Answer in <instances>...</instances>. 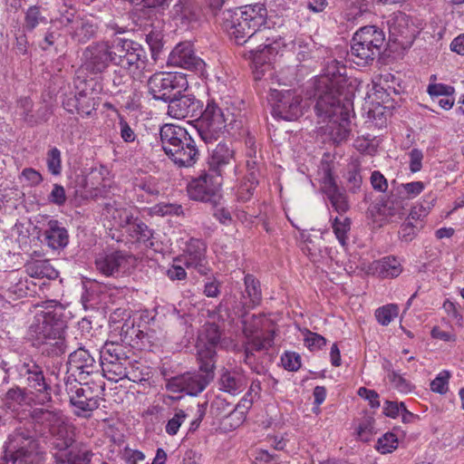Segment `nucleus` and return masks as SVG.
I'll return each mask as SVG.
<instances>
[{"instance_id": "1", "label": "nucleus", "mask_w": 464, "mask_h": 464, "mask_svg": "<svg viewBox=\"0 0 464 464\" xmlns=\"http://www.w3.org/2000/svg\"><path fill=\"white\" fill-rule=\"evenodd\" d=\"M221 24L235 39L237 44L245 45L249 58L255 64L256 80L261 79L265 69L270 66L271 56L278 53L282 45H286L282 36L266 26L267 9L264 4L256 3L221 11Z\"/></svg>"}, {"instance_id": "2", "label": "nucleus", "mask_w": 464, "mask_h": 464, "mask_svg": "<svg viewBox=\"0 0 464 464\" xmlns=\"http://www.w3.org/2000/svg\"><path fill=\"white\" fill-rule=\"evenodd\" d=\"M66 322L63 319L62 308H46L37 313L29 325L28 338L33 345L40 349L43 355L59 357L67 349L64 332Z\"/></svg>"}, {"instance_id": "3", "label": "nucleus", "mask_w": 464, "mask_h": 464, "mask_svg": "<svg viewBox=\"0 0 464 464\" xmlns=\"http://www.w3.org/2000/svg\"><path fill=\"white\" fill-rule=\"evenodd\" d=\"M351 100H334L332 96L316 101L314 111L322 122H327L326 128L331 139L335 143L346 140L350 135Z\"/></svg>"}, {"instance_id": "4", "label": "nucleus", "mask_w": 464, "mask_h": 464, "mask_svg": "<svg viewBox=\"0 0 464 464\" xmlns=\"http://www.w3.org/2000/svg\"><path fill=\"white\" fill-rule=\"evenodd\" d=\"M211 352L203 351L198 357V372H185L170 378L167 390L172 392H186L189 396L201 393L215 377L216 364L211 359Z\"/></svg>"}, {"instance_id": "5", "label": "nucleus", "mask_w": 464, "mask_h": 464, "mask_svg": "<svg viewBox=\"0 0 464 464\" xmlns=\"http://www.w3.org/2000/svg\"><path fill=\"white\" fill-rule=\"evenodd\" d=\"M231 117L234 118L233 115ZM227 121L222 109L214 101H210L196 119L194 127L206 144H213L222 137L225 130L236 131L242 127L240 121L232 119L228 123Z\"/></svg>"}, {"instance_id": "6", "label": "nucleus", "mask_w": 464, "mask_h": 464, "mask_svg": "<svg viewBox=\"0 0 464 464\" xmlns=\"http://www.w3.org/2000/svg\"><path fill=\"white\" fill-rule=\"evenodd\" d=\"M385 36L382 30L375 25L360 28L353 36L348 56L358 66L372 64L384 46Z\"/></svg>"}, {"instance_id": "7", "label": "nucleus", "mask_w": 464, "mask_h": 464, "mask_svg": "<svg viewBox=\"0 0 464 464\" xmlns=\"http://www.w3.org/2000/svg\"><path fill=\"white\" fill-rule=\"evenodd\" d=\"M112 64L125 70L133 77L148 71L149 59L145 49L139 43L115 36L110 39Z\"/></svg>"}, {"instance_id": "8", "label": "nucleus", "mask_w": 464, "mask_h": 464, "mask_svg": "<svg viewBox=\"0 0 464 464\" xmlns=\"http://www.w3.org/2000/svg\"><path fill=\"white\" fill-rule=\"evenodd\" d=\"M4 370L6 373H15L17 381L35 393L39 403L45 404L52 401V387L44 376L43 367L32 357L20 359L14 366Z\"/></svg>"}, {"instance_id": "9", "label": "nucleus", "mask_w": 464, "mask_h": 464, "mask_svg": "<svg viewBox=\"0 0 464 464\" xmlns=\"http://www.w3.org/2000/svg\"><path fill=\"white\" fill-rule=\"evenodd\" d=\"M82 382L76 378L71 379V377H68L65 382V391L69 397L70 405L73 408L74 415L89 418L92 412L99 408L102 399L88 382L85 381L84 383ZM104 386L105 383L102 382L97 388L103 391Z\"/></svg>"}, {"instance_id": "10", "label": "nucleus", "mask_w": 464, "mask_h": 464, "mask_svg": "<svg viewBox=\"0 0 464 464\" xmlns=\"http://www.w3.org/2000/svg\"><path fill=\"white\" fill-rule=\"evenodd\" d=\"M5 464H39L38 443L34 432L18 428L10 436L9 454L5 453Z\"/></svg>"}, {"instance_id": "11", "label": "nucleus", "mask_w": 464, "mask_h": 464, "mask_svg": "<svg viewBox=\"0 0 464 464\" xmlns=\"http://www.w3.org/2000/svg\"><path fill=\"white\" fill-rule=\"evenodd\" d=\"M323 72V74L314 82L316 101L326 96H332L334 100H343L339 83L345 75V65L342 62L331 58L325 62Z\"/></svg>"}, {"instance_id": "12", "label": "nucleus", "mask_w": 464, "mask_h": 464, "mask_svg": "<svg viewBox=\"0 0 464 464\" xmlns=\"http://www.w3.org/2000/svg\"><path fill=\"white\" fill-rule=\"evenodd\" d=\"M219 176L211 171H202L188 184L187 191L190 199L208 203L217 207L220 203L221 195Z\"/></svg>"}, {"instance_id": "13", "label": "nucleus", "mask_w": 464, "mask_h": 464, "mask_svg": "<svg viewBox=\"0 0 464 464\" xmlns=\"http://www.w3.org/2000/svg\"><path fill=\"white\" fill-rule=\"evenodd\" d=\"M188 86V82L182 74L166 72H158L148 80L149 93L154 100L169 102L175 92H181Z\"/></svg>"}, {"instance_id": "14", "label": "nucleus", "mask_w": 464, "mask_h": 464, "mask_svg": "<svg viewBox=\"0 0 464 464\" xmlns=\"http://www.w3.org/2000/svg\"><path fill=\"white\" fill-rule=\"evenodd\" d=\"M302 96L295 90H271L269 102L272 114L285 121H295L302 115Z\"/></svg>"}, {"instance_id": "15", "label": "nucleus", "mask_w": 464, "mask_h": 464, "mask_svg": "<svg viewBox=\"0 0 464 464\" xmlns=\"http://www.w3.org/2000/svg\"><path fill=\"white\" fill-rule=\"evenodd\" d=\"M112 64L110 40H102L89 44L82 54V66L91 74L105 72Z\"/></svg>"}, {"instance_id": "16", "label": "nucleus", "mask_w": 464, "mask_h": 464, "mask_svg": "<svg viewBox=\"0 0 464 464\" xmlns=\"http://www.w3.org/2000/svg\"><path fill=\"white\" fill-rule=\"evenodd\" d=\"M95 354L85 347H79L69 354L68 365L72 375L85 382L89 376H100L102 361L97 362Z\"/></svg>"}, {"instance_id": "17", "label": "nucleus", "mask_w": 464, "mask_h": 464, "mask_svg": "<svg viewBox=\"0 0 464 464\" xmlns=\"http://www.w3.org/2000/svg\"><path fill=\"white\" fill-rule=\"evenodd\" d=\"M168 103V115L178 120L198 117L203 109V102L193 94L175 92Z\"/></svg>"}, {"instance_id": "18", "label": "nucleus", "mask_w": 464, "mask_h": 464, "mask_svg": "<svg viewBox=\"0 0 464 464\" xmlns=\"http://www.w3.org/2000/svg\"><path fill=\"white\" fill-rule=\"evenodd\" d=\"M168 63L194 72H202L204 61L195 54L193 46L188 42L179 43L169 55Z\"/></svg>"}, {"instance_id": "19", "label": "nucleus", "mask_w": 464, "mask_h": 464, "mask_svg": "<svg viewBox=\"0 0 464 464\" xmlns=\"http://www.w3.org/2000/svg\"><path fill=\"white\" fill-rule=\"evenodd\" d=\"M206 244L196 238H191L186 246L184 254L179 257V261L187 268H193L198 274L205 276L210 270L206 260Z\"/></svg>"}, {"instance_id": "20", "label": "nucleus", "mask_w": 464, "mask_h": 464, "mask_svg": "<svg viewBox=\"0 0 464 464\" xmlns=\"http://www.w3.org/2000/svg\"><path fill=\"white\" fill-rule=\"evenodd\" d=\"M239 306V302L235 298L232 299H223L218 306L217 307V314L220 321L232 323L236 317L241 318V322L243 324V331L246 334H253L259 328V321L261 318L253 314L251 319L253 323L248 322L246 319V315H240L236 313L235 310Z\"/></svg>"}, {"instance_id": "21", "label": "nucleus", "mask_w": 464, "mask_h": 464, "mask_svg": "<svg viewBox=\"0 0 464 464\" xmlns=\"http://www.w3.org/2000/svg\"><path fill=\"white\" fill-rule=\"evenodd\" d=\"M245 291L241 294L239 306L235 310L240 315H247V310L258 306L262 301L261 285L253 275L246 274L244 277Z\"/></svg>"}, {"instance_id": "22", "label": "nucleus", "mask_w": 464, "mask_h": 464, "mask_svg": "<svg viewBox=\"0 0 464 464\" xmlns=\"http://www.w3.org/2000/svg\"><path fill=\"white\" fill-rule=\"evenodd\" d=\"M201 14V9L195 0H178L169 12L170 18L182 27H188L197 23Z\"/></svg>"}, {"instance_id": "23", "label": "nucleus", "mask_w": 464, "mask_h": 464, "mask_svg": "<svg viewBox=\"0 0 464 464\" xmlns=\"http://www.w3.org/2000/svg\"><path fill=\"white\" fill-rule=\"evenodd\" d=\"M39 237H42V243L53 250H63L69 243L67 229L56 219H50L47 222Z\"/></svg>"}, {"instance_id": "24", "label": "nucleus", "mask_w": 464, "mask_h": 464, "mask_svg": "<svg viewBox=\"0 0 464 464\" xmlns=\"http://www.w3.org/2000/svg\"><path fill=\"white\" fill-rule=\"evenodd\" d=\"M198 155L195 140L188 133L179 145L172 149L169 158L179 167H191L197 162Z\"/></svg>"}, {"instance_id": "25", "label": "nucleus", "mask_w": 464, "mask_h": 464, "mask_svg": "<svg viewBox=\"0 0 464 464\" xmlns=\"http://www.w3.org/2000/svg\"><path fill=\"white\" fill-rule=\"evenodd\" d=\"M29 282L26 277H23L19 271H10L5 276L2 282V289L5 291V295L8 298L18 299L24 297L31 291Z\"/></svg>"}, {"instance_id": "26", "label": "nucleus", "mask_w": 464, "mask_h": 464, "mask_svg": "<svg viewBox=\"0 0 464 464\" xmlns=\"http://www.w3.org/2000/svg\"><path fill=\"white\" fill-rule=\"evenodd\" d=\"M323 190L336 212L343 214L349 209L345 191L338 187L330 171L324 177Z\"/></svg>"}, {"instance_id": "27", "label": "nucleus", "mask_w": 464, "mask_h": 464, "mask_svg": "<svg viewBox=\"0 0 464 464\" xmlns=\"http://www.w3.org/2000/svg\"><path fill=\"white\" fill-rule=\"evenodd\" d=\"M403 202V199L397 198L392 195L386 200H381L379 202L371 204L368 208V211L372 217L375 215H380L386 218H401L404 215Z\"/></svg>"}, {"instance_id": "28", "label": "nucleus", "mask_w": 464, "mask_h": 464, "mask_svg": "<svg viewBox=\"0 0 464 464\" xmlns=\"http://www.w3.org/2000/svg\"><path fill=\"white\" fill-rule=\"evenodd\" d=\"M188 134V130L174 124H164L160 130V137L164 152L169 156L172 149L179 145L181 140Z\"/></svg>"}, {"instance_id": "29", "label": "nucleus", "mask_w": 464, "mask_h": 464, "mask_svg": "<svg viewBox=\"0 0 464 464\" xmlns=\"http://www.w3.org/2000/svg\"><path fill=\"white\" fill-rule=\"evenodd\" d=\"M233 150L223 142H218L208 160L209 171L221 177L224 168L232 164Z\"/></svg>"}, {"instance_id": "30", "label": "nucleus", "mask_w": 464, "mask_h": 464, "mask_svg": "<svg viewBox=\"0 0 464 464\" xmlns=\"http://www.w3.org/2000/svg\"><path fill=\"white\" fill-rule=\"evenodd\" d=\"M221 331L216 324H208L205 328L204 336H199L198 343V356L203 351L211 352V359L216 364L217 352L216 349L220 343Z\"/></svg>"}, {"instance_id": "31", "label": "nucleus", "mask_w": 464, "mask_h": 464, "mask_svg": "<svg viewBox=\"0 0 464 464\" xmlns=\"http://www.w3.org/2000/svg\"><path fill=\"white\" fill-rule=\"evenodd\" d=\"M127 263V255L123 251H113L96 259L97 269L105 276H114Z\"/></svg>"}, {"instance_id": "32", "label": "nucleus", "mask_w": 464, "mask_h": 464, "mask_svg": "<svg viewBox=\"0 0 464 464\" xmlns=\"http://www.w3.org/2000/svg\"><path fill=\"white\" fill-rule=\"evenodd\" d=\"M131 354H133L131 347L117 342H106L100 353V360L111 362H130Z\"/></svg>"}, {"instance_id": "33", "label": "nucleus", "mask_w": 464, "mask_h": 464, "mask_svg": "<svg viewBox=\"0 0 464 464\" xmlns=\"http://www.w3.org/2000/svg\"><path fill=\"white\" fill-rule=\"evenodd\" d=\"M102 210L103 215L114 221V225L125 229L135 218L130 209L120 207L115 200L105 202Z\"/></svg>"}, {"instance_id": "34", "label": "nucleus", "mask_w": 464, "mask_h": 464, "mask_svg": "<svg viewBox=\"0 0 464 464\" xmlns=\"http://www.w3.org/2000/svg\"><path fill=\"white\" fill-rule=\"evenodd\" d=\"M220 390L231 395H236L242 392L246 387V377L236 371H226L221 374Z\"/></svg>"}, {"instance_id": "35", "label": "nucleus", "mask_w": 464, "mask_h": 464, "mask_svg": "<svg viewBox=\"0 0 464 464\" xmlns=\"http://www.w3.org/2000/svg\"><path fill=\"white\" fill-rule=\"evenodd\" d=\"M128 236L138 243L144 244L147 247H152L153 230L150 229L141 219L135 217L132 222L126 228Z\"/></svg>"}, {"instance_id": "36", "label": "nucleus", "mask_w": 464, "mask_h": 464, "mask_svg": "<svg viewBox=\"0 0 464 464\" xmlns=\"http://www.w3.org/2000/svg\"><path fill=\"white\" fill-rule=\"evenodd\" d=\"M97 31L98 26L93 21L81 18L71 27L69 33L73 40L79 44H85L95 37Z\"/></svg>"}, {"instance_id": "37", "label": "nucleus", "mask_w": 464, "mask_h": 464, "mask_svg": "<svg viewBox=\"0 0 464 464\" xmlns=\"http://www.w3.org/2000/svg\"><path fill=\"white\" fill-rule=\"evenodd\" d=\"M372 269L382 278L397 277L402 271L401 263L394 256H386L374 261Z\"/></svg>"}, {"instance_id": "38", "label": "nucleus", "mask_w": 464, "mask_h": 464, "mask_svg": "<svg viewBox=\"0 0 464 464\" xmlns=\"http://www.w3.org/2000/svg\"><path fill=\"white\" fill-rule=\"evenodd\" d=\"M26 274L33 278L55 279L59 272L51 265L49 260H34L24 266Z\"/></svg>"}, {"instance_id": "39", "label": "nucleus", "mask_w": 464, "mask_h": 464, "mask_svg": "<svg viewBox=\"0 0 464 464\" xmlns=\"http://www.w3.org/2000/svg\"><path fill=\"white\" fill-rule=\"evenodd\" d=\"M50 432L53 448L60 451L68 450L75 441L73 431L64 422L52 428Z\"/></svg>"}, {"instance_id": "40", "label": "nucleus", "mask_w": 464, "mask_h": 464, "mask_svg": "<svg viewBox=\"0 0 464 464\" xmlns=\"http://www.w3.org/2000/svg\"><path fill=\"white\" fill-rule=\"evenodd\" d=\"M362 167L357 160H353L347 164L343 178L346 188L351 193H358L362 184Z\"/></svg>"}, {"instance_id": "41", "label": "nucleus", "mask_w": 464, "mask_h": 464, "mask_svg": "<svg viewBox=\"0 0 464 464\" xmlns=\"http://www.w3.org/2000/svg\"><path fill=\"white\" fill-rule=\"evenodd\" d=\"M78 113L91 115L98 106V98L92 89H82L77 92Z\"/></svg>"}, {"instance_id": "42", "label": "nucleus", "mask_w": 464, "mask_h": 464, "mask_svg": "<svg viewBox=\"0 0 464 464\" xmlns=\"http://www.w3.org/2000/svg\"><path fill=\"white\" fill-rule=\"evenodd\" d=\"M130 362H102L101 367L103 372L102 376L112 382L124 379L126 376L128 365H130Z\"/></svg>"}, {"instance_id": "43", "label": "nucleus", "mask_w": 464, "mask_h": 464, "mask_svg": "<svg viewBox=\"0 0 464 464\" xmlns=\"http://www.w3.org/2000/svg\"><path fill=\"white\" fill-rule=\"evenodd\" d=\"M47 18L43 15L41 6L31 5L24 13V31L33 32L40 24H46Z\"/></svg>"}, {"instance_id": "44", "label": "nucleus", "mask_w": 464, "mask_h": 464, "mask_svg": "<svg viewBox=\"0 0 464 464\" xmlns=\"http://www.w3.org/2000/svg\"><path fill=\"white\" fill-rule=\"evenodd\" d=\"M26 388L19 386L9 389L4 398L5 406L13 411H17L26 400Z\"/></svg>"}, {"instance_id": "45", "label": "nucleus", "mask_w": 464, "mask_h": 464, "mask_svg": "<svg viewBox=\"0 0 464 464\" xmlns=\"http://www.w3.org/2000/svg\"><path fill=\"white\" fill-rule=\"evenodd\" d=\"M332 228L339 243L345 246L347 245L348 233L351 229V219L347 217H336L333 220Z\"/></svg>"}, {"instance_id": "46", "label": "nucleus", "mask_w": 464, "mask_h": 464, "mask_svg": "<svg viewBox=\"0 0 464 464\" xmlns=\"http://www.w3.org/2000/svg\"><path fill=\"white\" fill-rule=\"evenodd\" d=\"M125 378L132 382L141 383L150 379V372L146 367L140 365L139 362H133L130 361V363L127 368Z\"/></svg>"}, {"instance_id": "47", "label": "nucleus", "mask_w": 464, "mask_h": 464, "mask_svg": "<svg viewBox=\"0 0 464 464\" xmlns=\"http://www.w3.org/2000/svg\"><path fill=\"white\" fill-rule=\"evenodd\" d=\"M163 34L160 29H152L146 34V42L150 46L151 58L157 61L163 47Z\"/></svg>"}, {"instance_id": "48", "label": "nucleus", "mask_w": 464, "mask_h": 464, "mask_svg": "<svg viewBox=\"0 0 464 464\" xmlns=\"http://www.w3.org/2000/svg\"><path fill=\"white\" fill-rule=\"evenodd\" d=\"M46 165L48 171L53 176H59L62 173V156L61 151L56 147L52 148L46 154Z\"/></svg>"}, {"instance_id": "49", "label": "nucleus", "mask_w": 464, "mask_h": 464, "mask_svg": "<svg viewBox=\"0 0 464 464\" xmlns=\"http://www.w3.org/2000/svg\"><path fill=\"white\" fill-rule=\"evenodd\" d=\"M52 115V110L47 104H42L32 114H26L25 122L29 126H35L46 122Z\"/></svg>"}, {"instance_id": "50", "label": "nucleus", "mask_w": 464, "mask_h": 464, "mask_svg": "<svg viewBox=\"0 0 464 464\" xmlns=\"http://www.w3.org/2000/svg\"><path fill=\"white\" fill-rule=\"evenodd\" d=\"M93 453L86 450H71L65 455V459L62 460L63 463L67 464H91Z\"/></svg>"}, {"instance_id": "51", "label": "nucleus", "mask_w": 464, "mask_h": 464, "mask_svg": "<svg viewBox=\"0 0 464 464\" xmlns=\"http://www.w3.org/2000/svg\"><path fill=\"white\" fill-rule=\"evenodd\" d=\"M398 305L391 304L378 308L375 311V317L382 325H388L398 315Z\"/></svg>"}, {"instance_id": "52", "label": "nucleus", "mask_w": 464, "mask_h": 464, "mask_svg": "<svg viewBox=\"0 0 464 464\" xmlns=\"http://www.w3.org/2000/svg\"><path fill=\"white\" fill-rule=\"evenodd\" d=\"M286 45H282L281 48H289L294 53H296V57L299 61H304L309 56L308 44H304L302 39H292V37H285Z\"/></svg>"}, {"instance_id": "53", "label": "nucleus", "mask_w": 464, "mask_h": 464, "mask_svg": "<svg viewBox=\"0 0 464 464\" xmlns=\"http://www.w3.org/2000/svg\"><path fill=\"white\" fill-rule=\"evenodd\" d=\"M398 447L397 436L392 432H387L378 439L376 443V450L382 453H391Z\"/></svg>"}, {"instance_id": "54", "label": "nucleus", "mask_w": 464, "mask_h": 464, "mask_svg": "<svg viewBox=\"0 0 464 464\" xmlns=\"http://www.w3.org/2000/svg\"><path fill=\"white\" fill-rule=\"evenodd\" d=\"M273 334L271 333L269 335L264 338L254 337L251 341H249L246 345L248 347L247 353H255L261 352L264 350H267L273 344Z\"/></svg>"}, {"instance_id": "55", "label": "nucleus", "mask_w": 464, "mask_h": 464, "mask_svg": "<svg viewBox=\"0 0 464 464\" xmlns=\"http://www.w3.org/2000/svg\"><path fill=\"white\" fill-rule=\"evenodd\" d=\"M450 373L449 371H442L433 381L430 382V390L439 394H445L448 392L449 379Z\"/></svg>"}, {"instance_id": "56", "label": "nucleus", "mask_w": 464, "mask_h": 464, "mask_svg": "<svg viewBox=\"0 0 464 464\" xmlns=\"http://www.w3.org/2000/svg\"><path fill=\"white\" fill-rule=\"evenodd\" d=\"M281 362L284 368L290 372H295L301 367V357L294 352H285L281 357Z\"/></svg>"}, {"instance_id": "57", "label": "nucleus", "mask_w": 464, "mask_h": 464, "mask_svg": "<svg viewBox=\"0 0 464 464\" xmlns=\"http://www.w3.org/2000/svg\"><path fill=\"white\" fill-rule=\"evenodd\" d=\"M374 420L372 417H364L360 422L357 430L358 437L362 441H369L373 430Z\"/></svg>"}, {"instance_id": "58", "label": "nucleus", "mask_w": 464, "mask_h": 464, "mask_svg": "<svg viewBox=\"0 0 464 464\" xmlns=\"http://www.w3.org/2000/svg\"><path fill=\"white\" fill-rule=\"evenodd\" d=\"M455 92L453 86L447 85L444 83H434L430 82L428 85L427 92L431 97H439V96H451Z\"/></svg>"}, {"instance_id": "59", "label": "nucleus", "mask_w": 464, "mask_h": 464, "mask_svg": "<svg viewBox=\"0 0 464 464\" xmlns=\"http://www.w3.org/2000/svg\"><path fill=\"white\" fill-rule=\"evenodd\" d=\"M186 416H187V414L185 413L184 411H182V410L177 411L175 415L173 416V418L169 420V421L166 425V432L171 436L176 435L177 432L179 431V429L181 423L186 419Z\"/></svg>"}, {"instance_id": "60", "label": "nucleus", "mask_w": 464, "mask_h": 464, "mask_svg": "<svg viewBox=\"0 0 464 464\" xmlns=\"http://www.w3.org/2000/svg\"><path fill=\"white\" fill-rule=\"evenodd\" d=\"M67 197L64 188L60 184H54L51 193L48 195L49 202L56 206H63L66 202Z\"/></svg>"}, {"instance_id": "61", "label": "nucleus", "mask_w": 464, "mask_h": 464, "mask_svg": "<svg viewBox=\"0 0 464 464\" xmlns=\"http://www.w3.org/2000/svg\"><path fill=\"white\" fill-rule=\"evenodd\" d=\"M140 328H136L133 324L128 323L123 324L121 331V341L129 343V346H134L136 335H138Z\"/></svg>"}, {"instance_id": "62", "label": "nucleus", "mask_w": 464, "mask_h": 464, "mask_svg": "<svg viewBox=\"0 0 464 464\" xmlns=\"http://www.w3.org/2000/svg\"><path fill=\"white\" fill-rule=\"evenodd\" d=\"M154 212L161 215H176L179 216L183 214V208L181 205L179 204H158L154 207Z\"/></svg>"}, {"instance_id": "63", "label": "nucleus", "mask_w": 464, "mask_h": 464, "mask_svg": "<svg viewBox=\"0 0 464 464\" xmlns=\"http://www.w3.org/2000/svg\"><path fill=\"white\" fill-rule=\"evenodd\" d=\"M61 16L59 18L60 23L65 27L74 26L76 24V21L80 20L81 17L76 15V10L72 7L64 6V10L61 11Z\"/></svg>"}, {"instance_id": "64", "label": "nucleus", "mask_w": 464, "mask_h": 464, "mask_svg": "<svg viewBox=\"0 0 464 464\" xmlns=\"http://www.w3.org/2000/svg\"><path fill=\"white\" fill-rule=\"evenodd\" d=\"M306 346L311 350H318L326 344V339L316 334L308 331L307 335L304 338Z\"/></svg>"}]
</instances>
